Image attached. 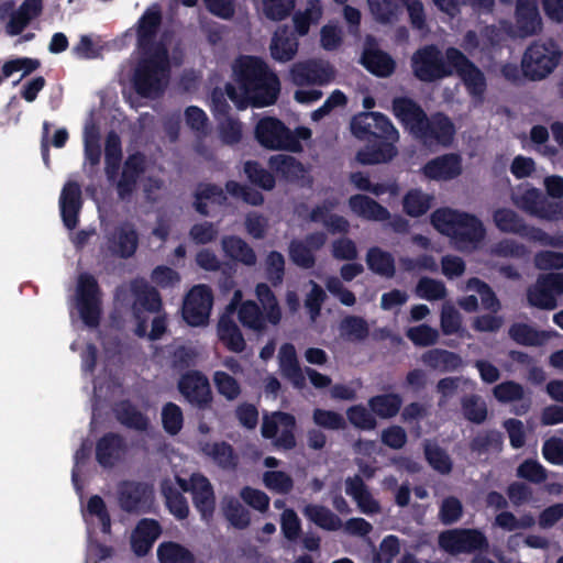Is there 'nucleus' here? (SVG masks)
<instances>
[{"label": "nucleus", "mask_w": 563, "mask_h": 563, "mask_svg": "<svg viewBox=\"0 0 563 563\" xmlns=\"http://www.w3.org/2000/svg\"><path fill=\"white\" fill-rule=\"evenodd\" d=\"M163 10L158 3L148 5L133 29L124 36H136L140 60L136 65H122L120 81H131L133 88L143 98H158L166 89L169 77L167 42L172 36L162 32Z\"/></svg>", "instance_id": "f257e3e1"}, {"label": "nucleus", "mask_w": 563, "mask_h": 563, "mask_svg": "<svg viewBox=\"0 0 563 563\" xmlns=\"http://www.w3.org/2000/svg\"><path fill=\"white\" fill-rule=\"evenodd\" d=\"M233 77L235 86L228 85L225 90L239 109L266 107L276 101L280 90L279 80L261 58H238L233 64Z\"/></svg>", "instance_id": "f03ea898"}, {"label": "nucleus", "mask_w": 563, "mask_h": 563, "mask_svg": "<svg viewBox=\"0 0 563 563\" xmlns=\"http://www.w3.org/2000/svg\"><path fill=\"white\" fill-rule=\"evenodd\" d=\"M500 27L487 26L481 37L473 31L467 32L462 44L464 49L473 55L486 52L498 44L504 34L520 40L539 35L543 30V20L537 0H516L514 22H501Z\"/></svg>", "instance_id": "7ed1b4c3"}, {"label": "nucleus", "mask_w": 563, "mask_h": 563, "mask_svg": "<svg viewBox=\"0 0 563 563\" xmlns=\"http://www.w3.org/2000/svg\"><path fill=\"white\" fill-rule=\"evenodd\" d=\"M353 134L364 139L371 134L377 139H384L377 148L366 147L358 152L357 161L362 164H379L390 161L397 150L395 143L399 140L398 131L391 124L389 119L379 112H363L355 115L351 123Z\"/></svg>", "instance_id": "20e7f679"}, {"label": "nucleus", "mask_w": 563, "mask_h": 563, "mask_svg": "<svg viewBox=\"0 0 563 563\" xmlns=\"http://www.w3.org/2000/svg\"><path fill=\"white\" fill-rule=\"evenodd\" d=\"M432 225L441 234L450 238L452 244L461 251L476 249L485 236V229L475 216L441 208L431 214Z\"/></svg>", "instance_id": "39448f33"}, {"label": "nucleus", "mask_w": 563, "mask_h": 563, "mask_svg": "<svg viewBox=\"0 0 563 563\" xmlns=\"http://www.w3.org/2000/svg\"><path fill=\"white\" fill-rule=\"evenodd\" d=\"M255 295L263 309L252 300L243 301L238 308V318L245 328L261 332L266 329L267 323L278 324L282 311L275 295L266 284H258Z\"/></svg>", "instance_id": "423d86ee"}, {"label": "nucleus", "mask_w": 563, "mask_h": 563, "mask_svg": "<svg viewBox=\"0 0 563 563\" xmlns=\"http://www.w3.org/2000/svg\"><path fill=\"white\" fill-rule=\"evenodd\" d=\"M311 131L308 128H298L294 132L279 120L271 117L261 119L255 126V137L258 143L269 150L300 151L299 140H308Z\"/></svg>", "instance_id": "0eeeda50"}, {"label": "nucleus", "mask_w": 563, "mask_h": 563, "mask_svg": "<svg viewBox=\"0 0 563 563\" xmlns=\"http://www.w3.org/2000/svg\"><path fill=\"white\" fill-rule=\"evenodd\" d=\"M561 59L562 52L554 41L538 40L526 48L521 70L527 78L541 80L554 71Z\"/></svg>", "instance_id": "6e6552de"}, {"label": "nucleus", "mask_w": 563, "mask_h": 563, "mask_svg": "<svg viewBox=\"0 0 563 563\" xmlns=\"http://www.w3.org/2000/svg\"><path fill=\"white\" fill-rule=\"evenodd\" d=\"M82 518L87 525L88 548L86 563H97L110 555L107 547L93 540V533L99 529L103 533L110 532L111 520L103 499L97 495L91 496L81 509Z\"/></svg>", "instance_id": "1a4fd4ad"}, {"label": "nucleus", "mask_w": 563, "mask_h": 563, "mask_svg": "<svg viewBox=\"0 0 563 563\" xmlns=\"http://www.w3.org/2000/svg\"><path fill=\"white\" fill-rule=\"evenodd\" d=\"M411 69L416 78L424 82L437 81L450 77L454 67L435 45H426L411 56Z\"/></svg>", "instance_id": "9d476101"}, {"label": "nucleus", "mask_w": 563, "mask_h": 563, "mask_svg": "<svg viewBox=\"0 0 563 563\" xmlns=\"http://www.w3.org/2000/svg\"><path fill=\"white\" fill-rule=\"evenodd\" d=\"M73 309L87 327L98 325L101 314V297L98 284L91 275H79L71 303Z\"/></svg>", "instance_id": "9b49d317"}, {"label": "nucleus", "mask_w": 563, "mask_h": 563, "mask_svg": "<svg viewBox=\"0 0 563 563\" xmlns=\"http://www.w3.org/2000/svg\"><path fill=\"white\" fill-rule=\"evenodd\" d=\"M446 59L453 65L454 71L461 77L468 93L474 99L481 100L486 90V79L481 69L454 47L446 49Z\"/></svg>", "instance_id": "f8f14e48"}, {"label": "nucleus", "mask_w": 563, "mask_h": 563, "mask_svg": "<svg viewBox=\"0 0 563 563\" xmlns=\"http://www.w3.org/2000/svg\"><path fill=\"white\" fill-rule=\"evenodd\" d=\"M514 203L525 212L547 221H559L561 202L547 200L532 187L522 188L514 195Z\"/></svg>", "instance_id": "ddd939ff"}, {"label": "nucleus", "mask_w": 563, "mask_h": 563, "mask_svg": "<svg viewBox=\"0 0 563 563\" xmlns=\"http://www.w3.org/2000/svg\"><path fill=\"white\" fill-rule=\"evenodd\" d=\"M440 547L452 554L470 553L487 547L485 536L475 529L448 530L439 537Z\"/></svg>", "instance_id": "4468645a"}, {"label": "nucleus", "mask_w": 563, "mask_h": 563, "mask_svg": "<svg viewBox=\"0 0 563 563\" xmlns=\"http://www.w3.org/2000/svg\"><path fill=\"white\" fill-rule=\"evenodd\" d=\"M134 294L133 316L137 322L135 333L139 336L146 334V313L155 312L161 307V299L155 289L144 280H135L132 284Z\"/></svg>", "instance_id": "2eb2a0df"}, {"label": "nucleus", "mask_w": 563, "mask_h": 563, "mask_svg": "<svg viewBox=\"0 0 563 563\" xmlns=\"http://www.w3.org/2000/svg\"><path fill=\"white\" fill-rule=\"evenodd\" d=\"M295 418L285 412H274L265 416L262 424V434L266 439H273L274 445L280 449L295 446Z\"/></svg>", "instance_id": "dca6fc26"}, {"label": "nucleus", "mask_w": 563, "mask_h": 563, "mask_svg": "<svg viewBox=\"0 0 563 563\" xmlns=\"http://www.w3.org/2000/svg\"><path fill=\"white\" fill-rule=\"evenodd\" d=\"M212 308V295L206 286H195L186 296L183 307V317L190 325H202L208 319Z\"/></svg>", "instance_id": "f3484780"}, {"label": "nucleus", "mask_w": 563, "mask_h": 563, "mask_svg": "<svg viewBox=\"0 0 563 563\" xmlns=\"http://www.w3.org/2000/svg\"><path fill=\"white\" fill-rule=\"evenodd\" d=\"M561 294H563V274L552 273L540 277L529 289L528 300L538 308L553 309L556 306V296Z\"/></svg>", "instance_id": "a211bd4d"}, {"label": "nucleus", "mask_w": 563, "mask_h": 563, "mask_svg": "<svg viewBox=\"0 0 563 563\" xmlns=\"http://www.w3.org/2000/svg\"><path fill=\"white\" fill-rule=\"evenodd\" d=\"M393 111L410 132L417 137L428 139L426 124L428 119L423 110L411 99L397 98L393 102Z\"/></svg>", "instance_id": "6ab92c4d"}, {"label": "nucleus", "mask_w": 563, "mask_h": 563, "mask_svg": "<svg viewBox=\"0 0 563 563\" xmlns=\"http://www.w3.org/2000/svg\"><path fill=\"white\" fill-rule=\"evenodd\" d=\"M290 77L295 85L329 84L334 78L333 67L325 62L310 60L297 63L290 69Z\"/></svg>", "instance_id": "aec40b11"}, {"label": "nucleus", "mask_w": 563, "mask_h": 563, "mask_svg": "<svg viewBox=\"0 0 563 563\" xmlns=\"http://www.w3.org/2000/svg\"><path fill=\"white\" fill-rule=\"evenodd\" d=\"M462 172V157L453 153L432 158L421 168L427 179L435 181H449L459 177Z\"/></svg>", "instance_id": "412c9836"}, {"label": "nucleus", "mask_w": 563, "mask_h": 563, "mask_svg": "<svg viewBox=\"0 0 563 563\" xmlns=\"http://www.w3.org/2000/svg\"><path fill=\"white\" fill-rule=\"evenodd\" d=\"M178 487L192 494L195 504L203 518L211 516L214 497L210 483L201 475H192L188 481L178 478Z\"/></svg>", "instance_id": "4be33fe9"}, {"label": "nucleus", "mask_w": 563, "mask_h": 563, "mask_svg": "<svg viewBox=\"0 0 563 563\" xmlns=\"http://www.w3.org/2000/svg\"><path fill=\"white\" fill-rule=\"evenodd\" d=\"M178 389L192 405L202 407L211 400V390L208 379L197 372L183 376Z\"/></svg>", "instance_id": "5701e85b"}, {"label": "nucleus", "mask_w": 563, "mask_h": 563, "mask_svg": "<svg viewBox=\"0 0 563 563\" xmlns=\"http://www.w3.org/2000/svg\"><path fill=\"white\" fill-rule=\"evenodd\" d=\"M59 209L65 227L74 229L81 209V190L76 181L68 180L65 184L59 197Z\"/></svg>", "instance_id": "b1692460"}, {"label": "nucleus", "mask_w": 563, "mask_h": 563, "mask_svg": "<svg viewBox=\"0 0 563 563\" xmlns=\"http://www.w3.org/2000/svg\"><path fill=\"white\" fill-rule=\"evenodd\" d=\"M325 240L323 233H316L305 241H292L289 245L290 260L300 267L310 268L314 264V252L324 245Z\"/></svg>", "instance_id": "393cba45"}, {"label": "nucleus", "mask_w": 563, "mask_h": 563, "mask_svg": "<svg viewBox=\"0 0 563 563\" xmlns=\"http://www.w3.org/2000/svg\"><path fill=\"white\" fill-rule=\"evenodd\" d=\"M150 487L142 483L126 482L119 489V503L126 511L144 510L151 500Z\"/></svg>", "instance_id": "a878e982"}, {"label": "nucleus", "mask_w": 563, "mask_h": 563, "mask_svg": "<svg viewBox=\"0 0 563 563\" xmlns=\"http://www.w3.org/2000/svg\"><path fill=\"white\" fill-rule=\"evenodd\" d=\"M345 493L352 497L362 514L371 516L380 512L378 500L358 476L345 481Z\"/></svg>", "instance_id": "bb28decb"}, {"label": "nucleus", "mask_w": 563, "mask_h": 563, "mask_svg": "<svg viewBox=\"0 0 563 563\" xmlns=\"http://www.w3.org/2000/svg\"><path fill=\"white\" fill-rule=\"evenodd\" d=\"M159 534L161 528L155 520L142 519L131 536L133 552L139 556L145 555Z\"/></svg>", "instance_id": "cd10ccee"}, {"label": "nucleus", "mask_w": 563, "mask_h": 563, "mask_svg": "<svg viewBox=\"0 0 563 563\" xmlns=\"http://www.w3.org/2000/svg\"><path fill=\"white\" fill-rule=\"evenodd\" d=\"M137 245V236L134 229L124 224L113 232V234L107 236V250L114 255L121 257L131 256Z\"/></svg>", "instance_id": "c85d7f7f"}, {"label": "nucleus", "mask_w": 563, "mask_h": 563, "mask_svg": "<svg viewBox=\"0 0 563 563\" xmlns=\"http://www.w3.org/2000/svg\"><path fill=\"white\" fill-rule=\"evenodd\" d=\"M278 363L282 375L289 379L295 387L302 388L305 386V374L299 366L292 344L285 343L280 346Z\"/></svg>", "instance_id": "c756f323"}, {"label": "nucleus", "mask_w": 563, "mask_h": 563, "mask_svg": "<svg viewBox=\"0 0 563 563\" xmlns=\"http://www.w3.org/2000/svg\"><path fill=\"white\" fill-rule=\"evenodd\" d=\"M428 131V139L419 137L427 145L440 144L448 146L452 143L455 128L449 118L443 114H435L426 124Z\"/></svg>", "instance_id": "7c9ffc66"}, {"label": "nucleus", "mask_w": 563, "mask_h": 563, "mask_svg": "<svg viewBox=\"0 0 563 563\" xmlns=\"http://www.w3.org/2000/svg\"><path fill=\"white\" fill-rule=\"evenodd\" d=\"M269 51L275 60L289 62L298 51V41L289 33L287 27H279L272 38Z\"/></svg>", "instance_id": "2f4dec72"}, {"label": "nucleus", "mask_w": 563, "mask_h": 563, "mask_svg": "<svg viewBox=\"0 0 563 563\" xmlns=\"http://www.w3.org/2000/svg\"><path fill=\"white\" fill-rule=\"evenodd\" d=\"M42 9V0H24L19 10L12 14L7 25L8 33L20 34L33 19L41 14Z\"/></svg>", "instance_id": "473e14b6"}, {"label": "nucleus", "mask_w": 563, "mask_h": 563, "mask_svg": "<svg viewBox=\"0 0 563 563\" xmlns=\"http://www.w3.org/2000/svg\"><path fill=\"white\" fill-rule=\"evenodd\" d=\"M349 206L353 213L366 220L384 221L389 218V212L386 208L363 195L352 196L349 200Z\"/></svg>", "instance_id": "72a5a7b5"}, {"label": "nucleus", "mask_w": 563, "mask_h": 563, "mask_svg": "<svg viewBox=\"0 0 563 563\" xmlns=\"http://www.w3.org/2000/svg\"><path fill=\"white\" fill-rule=\"evenodd\" d=\"M123 454V444L121 438L114 434L104 435L97 443L96 456L99 464L103 467L113 466Z\"/></svg>", "instance_id": "f704fd0d"}, {"label": "nucleus", "mask_w": 563, "mask_h": 563, "mask_svg": "<svg viewBox=\"0 0 563 563\" xmlns=\"http://www.w3.org/2000/svg\"><path fill=\"white\" fill-rule=\"evenodd\" d=\"M84 146L85 163L97 166L100 162V130L92 117H90L84 126Z\"/></svg>", "instance_id": "c9c22d12"}, {"label": "nucleus", "mask_w": 563, "mask_h": 563, "mask_svg": "<svg viewBox=\"0 0 563 563\" xmlns=\"http://www.w3.org/2000/svg\"><path fill=\"white\" fill-rule=\"evenodd\" d=\"M362 64L366 69L379 77H387L395 69V62L387 54L371 46L365 48Z\"/></svg>", "instance_id": "e433bc0d"}, {"label": "nucleus", "mask_w": 563, "mask_h": 563, "mask_svg": "<svg viewBox=\"0 0 563 563\" xmlns=\"http://www.w3.org/2000/svg\"><path fill=\"white\" fill-rule=\"evenodd\" d=\"M323 14L320 0H309L305 10L297 11L292 16L294 27L298 35L308 34L311 25L317 24Z\"/></svg>", "instance_id": "4c0bfd02"}, {"label": "nucleus", "mask_w": 563, "mask_h": 563, "mask_svg": "<svg viewBox=\"0 0 563 563\" xmlns=\"http://www.w3.org/2000/svg\"><path fill=\"white\" fill-rule=\"evenodd\" d=\"M218 338L232 352L240 353L245 347V341L239 327L229 316H223L219 320Z\"/></svg>", "instance_id": "58836bf2"}, {"label": "nucleus", "mask_w": 563, "mask_h": 563, "mask_svg": "<svg viewBox=\"0 0 563 563\" xmlns=\"http://www.w3.org/2000/svg\"><path fill=\"white\" fill-rule=\"evenodd\" d=\"M144 157L140 154L131 155L125 162L122 178L118 184V192L122 199H125L136 183L140 172L143 170Z\"/></svg>", "instance_id": "ea45409f"}, {"label": "nucleus", "mask_w": 563, "mask_h": 563, "mask_svg": "<svg viewBox=\"0 0 563 563\" xmlns=\"http://www.w3.org/2000/svg\"><path fill=\"white\" fill-rule=\"evenodd\" d=\"M336 205L335 202H324L322 206H318L310 213V220L314 222L323 223L329 231L332 233L346 232L349 229V222L340 216L332 214L330 211Z\"/></svg>", "instance_id": "a19ab883"}, {"label": "nucleus", "mask_w": 563, "mask_h": 563, "mask_svg": "<svg viewBox=\"0 0 563 563\" xmlns=\"http://www.w3.org/2000/svg\"><path fill=\"white\" fill-rule=\"evenodd\" d=\"M371 14L376 21L391 23L402 11V0H367Z\"/></svg>", "instance_id": "79ce46f5"}, {"label": "nucleus", "mask_w": 563, "mask_h": 563, "mask_svg": "<svg viewBox=\"0 0 563 563\" xmlns=\"http://www.w3.org/2000/svg\"><path fill=\"white\" fill-rule=\"evenodd\" d=\"M303 515L322 529L335 531L341 529L342 520L330 509L320 505H307Z\"/></svg>", "instance_id": "37998d69"}, {"label": "nucleus", "mask_w": 563, "mask_h": 563, "mask_svg": "<svg viewBox=\"0 0 563 563\" xmlns=\"http://www.w3.org/2000/svg\"><path fill=\"white\" fill-rule=\"evenodd\" d=\"M222 249L231 260L245 265H254L256 256L253 250L240 238L229 236L222 240Z\"/></svg>", "instance_id": "c03bdc74"}, {"label": "nucleus", "mask_w": 563, "mask_h": 563, "mask_svg": "<svg viewBox=\"0 0 563 563\" xmlns=\"http://www.w3.org/2000/svg\"><path fill=\"white\" fill-rule=\"evenodd\" d=\"M433 196L420 189H411L402 199V208L409 217L417 218L424 214L431 208Z\"/></svg>", "instance_id": "a18cd8bd"}, {"label": "nucleus", "mask_w": 563, "mask_h": 563, "mask_svg": "<svg viewBox=\"0 0 563 563\" xmlns=\"http://www.w3.org/2000/svg\"><path fill=\"white\" fill-rule=\"evenodd\" d=\"M422 361L426 365L441 371H453L462 364V358L457 354L440 349L424 353Z\"/></svg>", "instance_id": "49530a36"}, {"label": "nucleus", "mask_w": 563, "mask_h": 563, "mask_svg": "<svg viewBox=\"0 0 563 563\" xmlns=\"http://www.w3.org/2000/svg\"><path fill=\"white\" fill-rule=\"evenodd\" d=\"M366 262L371 271L384 277H393L395 274V262L390 253L378 247L368 251Z\"/></svg>", "instance_id": "de8ad7c7"}, {"label": "nucleus", "mask_w": 563, "mask_h": 563, "mask_svg": "<svg viewBox=\"0 0 563 563\" xmlns=\"http://www.w3.org/2000/svg\"><path fill=\"white\" fill-rule=\"evenodd\" d=\"M509 335L517 343L525 345H540L551 338L549 332H540L522 323L514 324L509 329Z\"/></svg>", "instance_id": "09e8293b"}, {"label": "nucleus", "mask_w": 563, "mask_h": 563, "mask_svg": "<svg viewBox=\"0 0 563 563\" xmlns=\"http://www.w3.org/2000/svg\"><path fill=\"white\" fill-rule=\"evenodd\" d=\"M224 199L222 190L217 186L201 185L196 194V208L200 213L208 214L211 206L221 205Z\"/></svg>", "instance_id": "8fccbe9b"}, {"label": "nucleus", "mask_w": 563, "mask_h": 563, "mask_svg": "<svg viewBox=\"0 0 563 563\" xmlns=\"http://www.w3.org/2000/svg\"><path fill=\"white\" fill-rule=\"evenodd\" d=\"M368 406L378 417L390 418L399 411L401 399L395 394L379 395L371 398Z\"/></svg>", "instance_id": "3c124183"}, {"label": "nucleus", "mask_w": 563, "mask_h": 563, "mask_svg": "<svg viewBox=\"0 0 563 563\" xmlns=\"http://www.w3.org/2000/svg\"><path fill=\"white\" fill-rule=\"evenodd\" d=\"M121 142L115 133H109L106 141V173L112 179L121 163Z\"/></svg>", "instance_id": "603ef678"}, {"label": "nucleus", "mask_w": 563, "mask_h": 563, "mask_svg": "<svg viewBox=\"0 0 563 563\" xmlns=\"http://www.w3.org/2000/svg\"><path fill=\"white\" fill-rule=\"evenodd\" d=\"M269 165L288 179H297L303 175V167L294 157L278 154L272 156Z\"/></svg>", "instance_id": "864d4df0"}, {"label": "nucleus", "mask_w": 563, "mask_h": 563, "mask_svg": "<svg viewBox=\"0 0 563 563\" xmlns=\"http://www.w3.org/2000/svg\"><path fill=\"white\" fill-rule=\"evenodd\" d=\"M493 218L495 225L503 232L519 234L523 229V221L510 209H498Z\"/></svg>", "instance_id": "5fc2aeb1"}, {"label": "nucleus", "mask_w": 563, "mask_h": 563, "mask_svg": "<svg viewBox=\"0 0 563 563\" xmlns=\"http://www.w3.org/2000/svg\"><path fill=\"white\" fill-rule=\"evenodd\" d=\"M368 334L366 321L358 317H347L340 324V335L351 341L363 340Z\"/></svg>", "instance_id": "6e6d98bb"}, {"label": "nucleus", "mask_w": 563, "mask_h": 563, "mask_svg": "<svg viewBox=\"0 0 563 563\" xmlns=\"http://www.w3.org/2000/svg\"><path fill=\"white\" fill-rule=\"evenodd\" d=\"M263 484L267 489L277 494H288L294 487L291 476L282 471L265 472Z\"/></svg>", "instance_id": "4d7b16f0"}, {"label": "nucleus", "mask_w": 563, "mask_h": 563, "mask_svg": "<svg viewBox=\"0 0 563 563\" xmlns=\"http://www.w3.org/2000/svg\"><path fill=\"white\" fill-rule=\"evenodd\" d=\"M117 417L121 423L136 430H144L147 427V419L133 406L128 402L120 404L117 409Z\"/></svg>", "instance_id": "13d9d810"}, {"label": "nucleus", "mask_w": 563, "mask_h": 563, "mask_svg": "<svg viewBox=\"0 0 563 563\" xmlns=\"http://www.w3.org/2000/svg\"><path fill=\"white\" fill-rule=\"evenodd\" d=\"M466 290L478 294L482 300V305L485 309L493 312H497L500 309V303L494 292L486 284L482 283L479 279H470L466 284Z\"/></svg>", "instance_id": "bf43d9fd"}, {"label": "nucleus", "mask_w": 563, "mask_h": 563, "mask_svg": "<svg viewBox=\"0 0 563 563\" xmlns=\"http://www.w3.org/2000/svg\"><path fill=\"white\" fill-rule=\"evenodd\" d=\"M495 525L506 531H515L532 527L534 518L531 515H523L517 518L509 511H503L496 516Z\"/></svg>", "instance_id": "052dcab7"}, {"label": "nucleus", "mask_w": 563, "mask_h": 563, "mask_svg": "<svg viewBox=\"0 0 563 563\" xmlns=\"http://www.w3.org/2000/svg\"><path fill=\"white\" fill-rule=\"evenodd\" d=\"M446 290L442 282L431 278H421L416 287V295L429 301L439 300L445 297Z\"/></svg>", "instance_id": "680f3d73"}, {"label": "nucleus", "mask_w": 563, "mask_h": 563, "mask_svg": "<svg viewBox=\"0 0 563 563\" xmlns=\"http://www.w3.org/2000/svg\"><path fill=\"white\" fill-rule=\"evenodd\" d=\"M312 419L317 426L328 430H341L346 426L344 417L332 410L314 409Z\"/></svg>", "instance_id": "e2e57ef3"}, {"label": "nucleus", "mask_w": 563, "mask_h": 563, "mask_svg": "<svg viewBox=\"0 0 563 563\" xmlns=\"http://www.w3.org/2000/svg\"><path fill=\"white\" fill-rule=\"evenodd\" d=\"M441 330L444 334L459 333L462 327V317L452 303L445 302L441 310Z\"/></svg>", "instance_id": "0e129e2a"}, {"label": "nucleus", "mask_w": 563, "mask_h": 563, "mask_svg": "<svg viewBox=\"0 0 563 563\" xmlns=\"http://www.w3.org/2000/svg\"><path fill=\"white\" fill-rule=\"evenodd\" d=\"M38 67V62L27 57L14 58L5 62L2 66V74L4 78L12 77L14 74L20 73L21 78L31 74Z\"/></svg>", "instance_id": "69168bd1"}, {"label": "nucleus", "mask_w": 563, "mask_h": 563, "mask_svg": "<svg viewBox=\"0 0 563 563\" xmlns=\"http://www.w3.org/2000/svg\"><path fill=\"white\" fill-rule=\"evenodd\" d=\"M407 336L418 346H428L438 342L439 332L428 324H420L409 328L407 330Z\"/></svg>", "instance_id": "338daca9"}, {"label": "nucleus", "mask_w": 563, "mask_h": 563, "mask_svg": "<svg viewBox=\"0 0 563 563\" xmlns=\"http://www.w3.org/2000/svg\"><path fill=\"white\" fill-rule=\"evenodd\" d=\"M400 551V543L397 537L387 536L383 539L378 550L373 556V563H391Z\"/></svg>", "instance_id": "774afa93"}]
</instances>
